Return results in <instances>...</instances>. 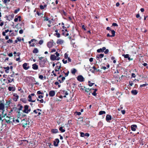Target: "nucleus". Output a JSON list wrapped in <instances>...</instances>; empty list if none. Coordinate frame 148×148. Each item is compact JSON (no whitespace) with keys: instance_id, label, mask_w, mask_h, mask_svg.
I'll return each instance as SVG.
<instances>
[{"instance_id":"a878e982","label":"nucleus","mask_w":148,"mask_h":148,"mask_svg":"<svg viewBox=\"0 0 148 148\" xmlns=\"http://www.w3.org/2000/svg\"><path fill=\"white\" fill-rule=\"evenodd\" d=\"M5 69V71L6 73H8L9 72V66H7L6 67H4Z\"/></svg>"},{"instance_id":"a19ab883","label":"nucleus","mask_w":148,"mask_h":148,"mask_svg":"<svg viewBox=\"0 0 148 148\" xmlns=\"http://www.w3.org/2000/svg\"><path fill=\"white\" fill-rule=\"evenodd\" d=\"M44 77L42 75H39V78L41 80L43 79Z\"/></svg>"},{"instance_id":"603ef678","label":"nucleus","mask_w":148,"mask_h":148,"mask_svg":"<svg viewBox=\"0 0 148 148\" xmlns=\"http://www.w3.org/2000/svg\"><path fill=\"white\" fill-rule=\"evenodd\" d=\"M62 61L63 62V63L64 64H66L67 63V60H65L64 59H63L62 60Z\"/></svg>"},{"instance_id":"5701e85b","label":"nucleus","mask_w":148,"mask_h":148,"mask_svg":"<svg viewBox=\"0 0 148 148\" xmlns=\"http://www.w3.org/2000/svg\"><path fill=\"white\" fill-rule=\"evenodd\" d=\"M6 115V114L4 113L3 114H0V121L2 120V118L5 117Z\"/></svg>"},{"instance_id":"6e6d98bb","label":"nucleus","mask_w":148,"mask_h":148,"mask_svg":"<svg viewBox=\"0 0 148 148\" xmlns=\"http://www.w3.org/2000/svg\"><path fill=\"white\" fill-rule=\"evenodd\" d=\"M109 52V50L108 49H106V50L104 51V53L105 54H107Z\"/></svg>"},{"instance_id":"dca6fc26","label":"nucleus","mask_w":148,"mask_h":148,"mask_svg":"<svg viewBox=\"0 0 148 148\" xmlns=\"http://www.w3.org/2000/svg\"><path fill=\"white\" fill-rule=\"evenodd\" d=\"M137 125H133L131 126V129L132 131H135L136 130V128L137 127Z\"/></svg>"},{"instance_id":"09e8293b","label":"nucleus","mask_w":148,"mask_h":148,"mask_svg":"<svg viewBox=\"0 0 148 148\" xmlns=\"http://www.w3.org/2000/svg\"><path fill=\"white\" fill-rule=\"evenodd\" d=\"M69 58L68 57V54L67 53H66L65 54H64V58H65V59H67V58Z\"/></svg>"},{"instance_id":"4d7b16f0","label":"nucleus","mask_w":148,"mask_h":148,"mask_svg":"<svg viewBox=\"0 0 148 148\" xmlns=\"http://www.w3.org/2000/svg\"><path fill=\"white\" fill-rule=\"evenodd\" d=\"M23 108V107L22 106H20L18 108V110H22Z\"/></svg>"},{"instance_id":"20e7f679","label":"nucleus","mask_w":148,"mask_h":148,"mask_svg":"<svg viewBox=\"0 0 148 148\" xmlns=\"http://www.w3.org/2000/svg\"><path fill=\"white\" fill-rule=\"evenodd\" d=\"M4 105L2 103H0V112H2L3 114H4Z\"/></svg>"},{"instance_id":"37998d69","label":"nucleus","mask_w":148,"mask_h":148,"mask_svg":"<svg viewBox=\"0 0 148 148\" xmlns=\"http://www.w3.org/2000/svg\"><path fill=\"white\" fill-rule=\"evenodd\" d=\"M46 6L45 5H40V9H44L45 7Z\"/></svg>"},{"instance_id":"c03bdc74","label":"nucleus","mask_w":148,"mask_h":148,"mask_svg":"<svg viewBox=\"0 0 148 148\" xmlns=\"http://www.w3.org/2000/svg\"><path fill=\"white\" fill-rule=\"evenodd\" d=\"M92 68H93V69H94V70H95L97 71H100V70L99 69H97L95 67V66H94L92 67Z\"/></svg>"},{"instance_id":"774afa93","label":"nucleus","mask_w":148,"mask_h":148,"mask_svg":"<svg viewBox=\"0 0 148 148\" xmlns=\"http://www.w3.org/2000/svg\"><path fill=\"white\" fill-rule=\"evenodd\" d=\"M130 85L131 86H132L133 85V83H132V81L130 82H129Z\"/></svg>"},{"instance_id":"c85d7f7f","label":"nucleus","mask_w":148,"mask_h":148,"mask_svg":"<svg viewBox=\"0 0 148 148\" xmlns=\"http://www.w3.org/2000/svg\"><path fill=\"white\" fill-rule=\"evenodd\" d=\"M59 130L62 132H64L65 131L64 129H63V127H60L59 128Z\"/></svg>"},{"instance_id":"4468645a","label":"nucleus","mask_w":148,"mask_h":148,"mask_svg":"<svg viewBox=\"0 0 148 148\" xmlns=\"http://www.w3.org/2000/svg\"><path fill=\"white\" fill-rule=\"evenodd\" d=\"M16 89V88L14 86L10 84V91H14Z\"/></svg>"},{"instance_id":"2f4dec72","label":"nucleus","mask_w":148,"mask_h":148,"mask_svg":"<svg viewBox=\"0 0 148 148\" xmlns=\"http://www.w3.org/2000/svg\"><path fill=\"white\" fill-rule=\"evenodd\" d=\"M106 112L104 111H100L99 112V114L100 115H101L103 114H105Z\"/></svg>"},{"instance_id":"1a4fd4ad","label":"nucleus","mask_w":148,"mask_h":148,"mask_svg":"<svg viewBox=\"0 0 148 148\" xmlns=\"http://www.w3.org/2000/svg\"><path fill=\"white\" fill-rule=\"evenodd\" d=\"M59 142V140L58 139L56 138L55 139V141H53V145L56 147H57L58 145V143Z\"/></svg>"},{"instance_id":"de8ad7c7","label":"nucleus","mask_w":148,"mask_h":148,"mask_svg":"<svg viewBox=\"0 0 148 148\" xmlns=\"http://www.w3.org/2000/svg\"><path fill=\"white\" fill-rule=\"evenodd\" d=\"M43 40H41L39 41L38 43L40 45H41L43 43Z\"/></svg>"},{"instance_id":"7ed1b4c3","label":"nucleus","mask_w":148,"mask_h":148,"mask_svg":"<svg viewBox=\"0 0 148 148\" xmlns=\"http://www.w3.org/2000/svg\"><path fill=\"white\" fill-rule=\"evenodd\" d=\"M46 60L45 59H43L40 61H39V65L41 67H44L45 66Z\"/></svg>"},{"instance_id":"13d9d810","label":"nucleus","mask_w":148,"mask_h":148,"mask_svg":"<svg viewBox=\"0 0 148 148\" xmlns=\"http://www.w3.org/2000/svg\"><path fill=\"white\" fill-rule=\"evenodd\" d=\"M23 33V30L22 29H21L19 31V33L20 34H22Z\"/></svg>"},{"instance_id":"b1692460","label":"nucleus","mask_w":148,"mask_h":148,"mask_svg":"<svg viewBox=\"0 0 148 148\" xmlns=\"http://www.w3.org/2000/svg\"><path fill=\"white\" fill-rule=\"evenodd\" d=\"M53 133L55 134L58 132V130L57 129H52L51 131Z\"/></svg>"},{"instance_id":"680f3d73","label":"nucleus","mask_w":148,"mask_h":148,"mask_svg":"<svg viewBox=\"0 0 148 148\" xmlns=\"http://www.w3.org/2000/svg\"><path fill=\"white\" fill-rule=\"evenodd\" d=\"M132 77H136V75L134 73H132Z\"/></svg>"},{"instance_id":"6e6552de","label":"nucleus","mask_w":148,"mask_h":148,"mask_svg":"<svg viewBox=\"0 0 148 148\" xmlns=\"http://www.w3.org/2000/svg\"><path fill=\"white\" fill-rule=\"evenodd\" d=\"M77 79L79 82H82L84 81V78L82 75H79L77 77Z\"/></svg>"},{"instance_id":"f8f14e48","label":"nucleus","mask_w":148,"mask_h":148,"mask_svg":"<svg viewBox=\"0 0 148 148\" xmlns=\"http://www.w3.org/2000/svg\"><path fill=\"white\" fill-rule=\"evenodd\" d=\"M106 48L105 47H103L102 48H100L97 50V52L98 53L103 52L104 51L106 50Z\"/></svg>"},{"instance_id":"49530a36","label":"nucleus","mask_w":148,"mask_h":148,"mask_svg":"<svg viewBox=\"0 0 148 148\" xmlns=\"http://www.w3.org/2000/svg\"><path fill=\"white\" fill-rule=\"evenodd\" d=\"M37 94L38 95L43 94V93L41 92L40 91H38L37 92Z\"/></svg>"},{"instance_id":"052dcab7","label":"nucleus","mask_w":148,"mask_h":148,"mask_svg":"<svg viewBox=\"0 0 148 148\" xmlns=\"http://www.w3.org/2000/svg\"><path fill=\"white\" fill-rule=\"evenodd\" d=\"M39 61H40L41 60H43L44 59L43 57H39Z\"/></svg>"},{"instance_id":"f257e3e1","label":"nucleus","mask_w":148,"mask_h":148,"mask_svg":"<svg viewBox=\"0 0 148 148\" xmlns=\"http://www.w3.org/2000/svg\"><path fill=\"white\" fill-rule=\"evenodd\" d=\"M59 54L57 52H56L55 54L51 55L50 56V59L51 60L54 61L55 60H59L60 58L58 56H59Z\"/></svg>"},{"instance_id":"69168bd1","label":"nucleus","mask_w":148,"mask_h":148,"mask_svg":"<svg viewBox=\"0 0 148 148\" xmlns=\"http://www.w3.org/2000/svg\"><path fill=\"white\" fill-rule=\"evenodd\" d=\"M92 94L93 95V96H96V95H97V94L96 93V92H93L92 93Z\"/></svg>"},{"instance_id":"39448f33","label":"nucleus","mask_w":148,"mask_h":148,"mask_svg":"<svg viewBox=\"0 0 148 148\" xmlns=\"http://www.w3.org/2000/svg\"><path fill=\"white\" fill-rule=\"evenodd\" d=\"M17 31L16 30L14 31L10 30V36H12L16 35L17 34Z\"/></svg>"},{"instance_id":"473e14b6","label":"nucleus","mask_w":148,"mask_h":148,"mask_svg":"<svg viewBox=\"0 0 148 148\" xmlns=\"http://www.w3.org/2000/svg\"><path fill=\"white\" fill-rule=\"evenodd\" d=\"M12 73H13V74H11L10 75V76H11V77H15L16 76V75H18V74L17 73L14 74L13 72H12Z\"/></svg>"},{"instance_id":"e2e57ef3","label":"nucleus","mask_w":148,"mask_h":148,"mask_svg":"<svg viewBox=\"0 0 148 148\" xmlns=\"http://www.w3.org/2000/svg\"><path fill=\"white\" fill-rule=\"evenodd\" d=\"M76 113L78 115H80L81 114V113L80 112H76Z\"/></svg>"},{"instance_id":"9d476101","label":"nucleus","mask_w":148,"mask_h":148,"mask_svg":"<svg viewBox=\"0 0 148 148\" xmlns=\"http://www.w3.org/2000/svg\"><path fill=\"white\" fill-rule=\"evenodd\" d=\"M28 64L27 63H25L23 65V69L25 70H27L29 68V67L28 66Z\"/></svg>"},{"instance_id":"ea45409f","label":"nucleus","mask_w":148,"mask_h":148,"mask_svg":"<svg viewBox=\"0 0 148 148\" xmlns=\"http://www.w3.org/2000/svg\"><path fill=\"white\" fill-rule=\"evenodd\" d=\"M28 101H29L31 102L32 101V97L30 95H29L28 97Z\"/></svg>"},{"instance_id":"9b49d317","label":"nucleus","mask_w":148,"mask_h":148,"mask_svg":"<svg viewBox=\"0 0 148 148\" xmlns=\"http://www.w3.org/2000/svg\"><path fill=\"white\" fill-rule=\"evenodd\" d=\"M28 108L29 106L28 105H25L24 107V109L23 110V112L26 113H28Z\"/></svg>"},{"instance_id":"4be33fe9","label":"nucleus","mask_w":148,"mask_h":148,"mask_svg":"<svg viewBox=\"0 0 148 148\" xmlns=\"http://www.w3.org/2000/svg\"><path fill=\"white\" fill-rule=\"evenodd\" d=\"M21 38L20 37H18L17 38L16 40L14 41V42L15 43H17L18 41L21 42Z\"/></svg>"},{"instance_id":"f03ea898","label":"nucleus","mask_w":148,"mask_h":148,"mask_svg":"<svg viewBox=\"0 0 148 148\" xmlns=\"http://www.w3.org/2000/svg\"><path fill=\"white\" fill-rule=\"evenodd\" d=\"M57 66H56L55 69V71H58L59 72L60 71H61V70L60 69L61 67V64L60 63H58L57 64Z\"/></svg>"},{"instance_id":"79ce46f5","label":"nucleus","mask_w":148,"mask_h":148,"mask_svg":"<svg viewBox=\"0 0 148 148\" xmlns=\"http://www.w3.org/2000/svg\"><path fill=\"white\" fill-rule=\"evenodd\" d=\"M88 82L89 83L88 85L90 86H92V85L94 84V83H90V81H89Z\"/></svg>"},{"instance_id":"a18cd8bd","label":"nucleus","mask_w":148,"mask_h":148,"mask_svg":"<svg viewBox=\"0 0 148 148\" xmlns=\"http://www.w3.org/2000/svg\"><path fill=\"white\" fill-rule=\"evenodd\" d=\"M62 13L65 16H66L67 15V13L64 10L62 11Z\"/></svg>"},{"instance_id":"4c0bfd02","label":"nucleus","mask_w":148,"mask_h":148,"mask_svg":"<svg viewBox=\"0 0 148 148\" xmlns=\"http://www.w3.org/2000/svg\"><path fill=\"white\" fill-rule=\"evenodd\" d=\"M9 2V0H4L3 2L4 4L6 5Z\"/></svg>"},{"instance_id":"393cba45","label":"nucleus","mask_w":148,"mask_h":148,"mask_svg":"<svg viewBox=\"0 0 148 148\" xmlns=\"http://www.w3.org/2000/svg\"><path fill=\"white\" fill-rule=\"evenodd\" d=\"M77 71V70L75 69H73L71 70V72L73 74H74Z\"/></svg>"},{"instance_id":"7c9ffc66","label":"nucleus","mask_w":148,"mask_h":148,"mask_svg":"<svg viewBox=\"0 0 148 148\" xmlns=\"http://www.w3.org/2000/svg\"><path fill=\"white\" fill-rule=\"evenodd\" d=\"M111 33L112 34V35H111V36L114 37L115 35V31L114 30H111Z\"/></svg>"},{"instance_id":"f3484780","label":"nucleus","mask_w":148,"mask_h":148,"mask_svg":"<svg viewBox=\"0 0 148 148\" xmlns=\"http://www.w3.org/2000/svg\"><path fill=\"white\" fill-rule=\"evenodd\" d=\"M122 56H124V58H127L129 60H132V59H130V57H129V55L128 54H126V55H125L124 54H123L122 55Z\"/></svg>"},{"instance_id":"58836bf2","label":"nucleus","mask_w":148,"mask_h":148,"mask_svg":"<svg viewBox=\"0 0 148 148\" xmlns=\"http://www.w3.org/2000/svg\"><path fill=\"white\" fill-rule=\"evenodd\" d=\"M23 121H24L25 122V123H23V126L24 127H26V125H27V122L26 121H25L24 120H23Z\"/></svg>"},{"instance_id":"864d4df0","label":"nucleus","mask_w":148,"mask_h":148,"mask_svg":"<svg viewBox=\"0 0 148 148\" xmlns=\"http://www.w3.org/2000/svg\"><path fill=\"white\" fill-rule=\"evenodd\" d=\"M112 26H118V25L116 23H113L112 24Z\"/></svg>"},{"instance_id":"5fc2aeb1","label":"nucleus","mask_w":148,"mask_h":148,"mask_svg":"<svg viewBox=\"0 0 148 148\" xmlns=\"http://www.w3.org/2000/svg\"><path fill=\"white\" fill-rule=\"evenodd\" d=\"M34 41H35L34 39H32L29 42V44H31L32 42H34Z\"/></svg>"},{"instance_id":"cd10ccee","label":"nucleus","mask_w":148,"mask_h":148,"mask_svg":"<svg viewBox=\"0 0 148 148\" xmlns=\"http://www.w3.org/2000/svg\"><path fill=\"white\" fill-rule=\"evenodd\" d=\"M21 18V17L20 16H19L17 18H15L14 19V21L16 22H17L18 21V18H19V21H21V19H20Z\"/></svg>"},{"instance_id":"0eeeda50","label":"nucleus","mask_w":148,"mask_h":148,"mask_svg":"<svg viewBox=\"0 0 148 148\" xmlns=\"http://www.w3.org/2000/svg\"><path fill=\"white\" fill-rule=\"evenodd\" d=\"M112 120V116L111 115L107 114L106 117V120L107 122H110V121Z\"/></svg>"},{"instance_id":"c9c22d12","label":"nucleus","mask_w":148,"mask_h":148,"mask_svg":"<svg viewBox=\"0 0 148 148\" xmlns=\"http://www.w3.org/2000/svg\"><path fill=\"white\" fill-rule=\"evenodd\" d=\"M69 73V71H66V72H65V77H67L68 76Z\"/></svg>"},{"instance_id":"c756f323","label":"nucleus","mask_w":148,"mask_h":148,"mask_svg":"<svg viewBox=\"0 0 148 148\" xmlns=\"http://www.w3.org/2000/svg\"><path fill=\"white\" fill-rule=\"evenodd\" d=\"M9 31V30L8 29H7V30H5V31L3 32L2 35L3 36H5V33H7Z\"/></svg>"},{"instance_id":"0e129e2a","label":"nucleus","mask_w":148,"mask_h":148,"mask_svg":"<svg viewBox=\"0 0 148 148\" xmlns=\"http://www.w3.org/2000/svg\"><path fill=\"white\" fill-rule=\"evenodd\" d=\"M89 136V134L88 133H86L85 134V136L88 137Z\"/></svg>"},{"instance_id":"423d86ee","label":"nucleus","mask_w":148,"mask_h":148,"mask_svg":"<svg viewBox=\"0 0 148 148\" xmlns=\"http://www.w3.org/2000/svg\"><path fill=\"white\" fill-rule=\"evenodd\" d=\"M47 47L49 48L52 47L53 45V40H52L50 41L49 42L47 43Z\"/></svg>"},{"instance_id":"f704fd0d","label":"nucleus","mask_w":148,"mask_h":148,"mask_svg":"<svg viewBox=\"0 0 148 148\" xmlns=\"http://www.w3.org/2000/svg\"><path fill=\"white\" fill-rule=\"evenodd\" d=\"M84 88H85V91L87 92H89L91 89H90L89 88H86L85 87H84Z\"/></svg>"},{"instance_id":"ddd939ff","label":"nucleus","mask_w":148,"mask_h":148,"mask_svg":"<svg viewBox=\"0 0 148 148\" xmlns=\"http://www.w3.org/2000/svg\"><path fill=\"white\" fill-rule=\"evenodd\" d=\"M55 92L53 90H51L49 93V95L50 97H53L55 95Z\"/></svg>"},{"instance_id":"e433bc0d","label":"nucleus","mask_w":148,"mask_h":148,"mask_svg":"<svg viewBox=\"0 0 148 148\" xmlns=\"http://www.w3.org/2000/svg\"><path fill=\"white\" fill-rule=\"evenodd\" d=\"M18 97H19L18 95H16V97H15L13 98L14 100L15 101H16L17 100V99L18 98Z\"/></svg>"},{"instance_id":"bb28decb","label":"nucleus","mask_w":148,"mask_h":148,"mask_svg":"<svg viewBox=\"0 0 148 148\" xmlns=\"http://www.w3.org/2000/svg\"><path fill=\"white\" fill-rule=\"evenodd\" d=\"M38 52V49L37 48H35L33 51V52L34 53H37Z\"/></svg>"},{"instance_id":"72a5a7b5","label":"nucleus","mask_w":148,"mask_h":148,"mask_svg":"<svg viewBox=\"0 0 148 148\" xmlns=\"http://www.w3.org/2000/svg\"><path fill=\"white\" fill-rule=\"evenodd\" d=\"M54 35L56 36L58 38H59L60 37V34L58 33H56L54 34Z\"/></svg>"},{"instance_id":"6ab92c4d","label":"nucleus","mask_w":148,"mask_h":148,"mask_svg":"<svg viewBox=\"0 0 148 148\" xmlns=\"http://www.w3.org/2000/svg\"><path fill=\"white\" fill-rule=\"evenodd\" d=\"M104 56L103 54H98L96 56V59H98L99 58H102Z\"/></svg>"},{"instance_id":"bf43d9fd","label":"nucleus","mask_w":148,"mask_h":148,"mask_svg":"<svg viewBox=\"0 0 148 148\" xmlns=\"http://www.w3.org/2000/svg\"><path fill=\"white\" fill-rule=\"evenodd\" d=\"M65 79V77H62V80L61 81H62V82L64 81V80Z\"/></svg>"},{"instance_id":"8fccbe9b","label":"nucleus","mask_w":148,"mask_h":148,"mask_svg":"<svg viewBox=\"0 0 148 148\" xmlns=\"http://www.w3.org/2000/svg\"><path fill=\"white\" fill-rule=\"evenodd\" d=\"M147 84H143L142 85H140V86L141 87H145V86H147Z\"/></svg>"},{"instance_id":"a211bd4d","label":"nucleus","mask_w":148,"mask_h":148,"mask_svg":"<svg viewBox=\"0 0 148 148\" xmlns=\"http://www.w3.org/2000/svg\"><path fill=\"white\" fill-rule=\"evenodd\" d=\"M64 42V40L61 39H58V40L56 43L57 44H62Z\"/></svg>"},{"instance_id":"aec40b11","label":"nucleus","mask_w":148,"mask_h":148,"mask_svg":"<svg viewBox=\"0 0 148 148\" xmlns=\"http://www.w3.org/2000/svg\"><path fill=\"white\" fill-rule=\"evenodd\" d=\"M9 118L8 117V116L6 117V118L3 119L2 120L3 122H6L8 123H9V119H8Z\"/></svg>"},{"instance_id":"338daca9","label":"nucleus","mask_w":148,"mask_h":148,"mask_svg":"<svg viewBox=\"0 0 148 148\" xmlns=\"http://www.w3.org/2000/svg\"><path fill=\"white\" fill-rule=\"evenodd\" d=\"M53 73V75L55 76H56V74L54 73V71H53L52 72V73Z\"/></svg>"},{"instance_id":"412c9836","label":"nucleus","mask_w":148,"mask_h":148,"mask_svg":"<svg viewBox=\"0 0 148 148\" xmlns=\"http://www.w3.org/2000/svg\"><path fill=\"white\" fill-rule=\"evenodd\" d=\"M131 93L134 95H136L137 94L138 92L136 90H134L131 91Z\"/></svg>"},{"instance_id":"3c124183","label":"nucleus","mask_w":148,"mask_h":148,"mask_svg":"<svg viewBox=\"0 0 148 148\" xmlns=\"http://www.w3.org/2000/svg\"><path fill=\"white\" fill-rule=\"evenodd\" d=\"M80 136L81 137H83L85 136V134L81 132L80 133Z\"/></svg>"},{"instance_id":"2eb2a0df","label":"nucleus","mask_w":148,"mask_h":148,"mask_svg":"<svg viewBox=\"0 0 148 148\" xmlns=\"http://www.w3.org/2000/svg\"><path fill=\"white\" fill-rule=\"evenodd\" d=\"M32 68L34 70H36L38 69V66L36 64H34L32 65Z\"/></svg>"}]
</instances>
